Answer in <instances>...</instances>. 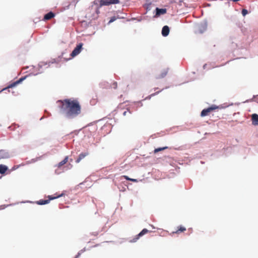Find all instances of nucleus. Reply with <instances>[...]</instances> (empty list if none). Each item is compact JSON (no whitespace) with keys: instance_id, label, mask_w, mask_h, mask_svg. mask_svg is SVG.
Masks as SVG:
<instances>
[{"instance_id":"21","label":"nucleus","mask_w":258,"mask_h":258,"mask_svg":"<svg viewBox=\"0 0 258 258\" xmlns=\"http://www.w3.org/2000/svg\"><path fill=\"white\" fill-rule=\"evenodd\" d=\"M117 87V84L116 82H114L111 85V87L114 89H116Z\"/></svg>"},{"instance_id":"6","label":"nucleus","mask_w":258,"mask_h":258,"mask_svg":"<svg viewBox=\"0 0 258 258\" xmlns=\"http://www.w3.org/2000/svg\"><path fill=\"white\" fill-rule=\"evenodd\" d=\"M149 232L147 229H143L138 235H136L135 237L131 240L132 242H136L141 237L143 236L144 235L147 234Z\"/></svg>"},{"instance_id":"22","label":"nucleus","mask_w":258,"mask_h":258,"mask_svg":"<svg viewBox=\"0 0 258 258\" xmlns=\"http://www.w3.org/2000/svg\"><path fill=\"white\" fill-rule=\"evenodd\" d=\"M90 234L95 237H97L99 234V232L97 231H95V232H93L91 233Z\"/></svg>"},{"instance_id":"18","label":"nucleus","mask_w":258,"mask_h":258,"mask_svg":"<svg viewBox=\"0 0 258 258\" xmlns=\"http://www.w3.org/2000/svg\"><path fill=\"white\" fill-rule=\"evenodd\" d=\"M167 148H168L167 147L158 148H156V149H155L154 150V153L155 154H156V153L159 152V151H161L164 150L165 149H166Z\"/></svg>"},{"instance_id":"16","label":"nucleus","mask_w":258,"mask_h":258,"mask_svg":"<svg viewBox=\"0 0 258 258\" xmlns=\"http://www.w3.org/2000/svg\"><path fill=\"white\" fill-rule=\"evenodd\" d=\"M8 168L6 165L1 164L0 165V173L4 174L8 170Z\"/></svg>"},{"instance_id":"20","label":"nucleus","mask_w":258,"mask_h":258,"mask_svg":"<svg viewBox=\"0 0 258 258\" xmlns=\"http://www.w3.org/2000/svg\"><path fill=\"white\" fill-rule=\"evenodd\" d=\"M132 113V112L131 111H130V110L128 109H127V110L126 111H124L123 113V116H126L127 114H131Z\"/></svg>"},{"instance_id":"14","label":"nucleus","mask_w":258,"mask_h":258,"mask_svg":"<svg viewBox=\"0 0 258 258\" xmlns=\"http://www.w3.org/2000/svg\"><path fill=\"white\" fill-rule=\"evenodd\" d=\"M89 153L88 152H85V153H81L78 159L76 160V162L77 163H79L81 161V160H82L83 158H84L86 156H87V155H88Z\"/></svg>"},{"instance_id":"5","label":"nucleus","mask_w":258,"mask_h":258,"mask_svg":"<svg viewBox=\"0 0 258 258\" xmlns=\"http://www.w3.org/2000/svg\"><path fill=\"white\" fill-rule=\"evenodd\" d=\"M83 45V44L82 43H80L77 45V46L75 48L71 54L72 57H75L80 53L82 48Z\"/></svg>"},{"instance_id":"17","label":"nucleus","mask_w":258,"mask_h":258,"mask_svg":"<svg viewBox=\"0 0 258 258\" xmlns=\"http://www.w3.org/2000/svg\"><path fill=\"white\" fill-rule=\"evenodd\" d=\"M68 161V156H66L62 161H61L58 164L57 167H60L61 166H62V165H63L64 164L67 163V162Z\"/></svg>"},{"instance_id":"26","label":"nucleus","mask_w":258,"mask_h":258,"mask_svg":"<svg viewBox=\"0 0 258 258\" xmlns=\"http://www.w3.org/2000/svg\"><path fill=\"white\" fill-rule=\"evenodd\" d=\"M6 206L5 205H1L0 206V210L4 209Z\"/></svg>"},{"instance_id":"27","label":"nucleus","mask_w":258,"mask_h":258,"mask_svg":"<svg viewBox=\"0 0 258 258\" xmlns=\"http://www.w3.org/2000/svg\"><path fill=\"white\" fill-rule=\"evenodd\" d=\"M159 92H156V93H154V94H151V96H154V95H155V94H158Z\"/></svg>"},{"instance_id":"9","label":"nucleus","mask_w":258,"mask_h":258,"mask_svg":"<svg viewBox=\"0 0 258 258\" xmlns=\"http://www.w3.org/2000/svg\"><path fill=\"white\" fill-rule=\"evenodd\" d=\"M186 230V228L182 225H180L177 227V229L176 231H173L171 234H180L184 232Z\"/></svg>"},{"instance_id":"15","label":"nucleus","mask_w":258,"mask_h":258,"mask_svg":"<svg viewBox=\"0 0 258 258\" xmlns=\"http://www.w3.org/2000/svg\"><path fill=\"white\" fill-rule=\"evenodd\" d=\"M55 15L53 13L50 12L45 15L44 17V20H48L51 19V18H53L54 17Z\"/></svg>"},{"instance_id":"11","label":"nucleus","mask_w":258,"mask_h":258,"mask_svg":"<svg viewBox=\"0 0 258 258\" xmlns=\"http://www.w3.org/2000/svg\"><path fill=\"white\" fill-rule=\"evenodd\" d=\"M168 72V69H163L161 73L156 77L157 79H161L164 78L167 74Z\"/></svg>"},{"instance_id":"23","label":"nucleus","mask_w":258,"mask_h":258,"mask_svg":"<svg viewBox=\"0 0 258 258\" xmlns=\"http://www.w3.org/2000/svg\"><path fill=\"white\" fill-rule=\"evenodd\" d=\"M242 14L243 16H245L247 13H248V12L246 10V9H243L242 10Z\"/></svg>"},{"instance_id":"7","label":"nucleus","mask_w":258,"mask_h":258,"mask_svg":"<svg viewBox=\"0 0 258 258\" xmlns=\"http://www.w3.org/2000/svg\"><path fill=\"white\" fill-rule=\"evenodd\" d=\"M26 77H22L19 79L18 80L15 81V82L9 85L7 87L4 88L3 89L2 91L6 90L7 89H8L9 88H13L15 86H16L17 85L19 84V83H21L23 80L25 79Z\"/></svg>"},{"instance_id":"10","label":"nucleus","mask_w":258,"mask_h":258,"mask_svg":"<svg viewBox=\"0 0 258 258\" xmlns=\"http://www.w3.org/2000/svg\"><path fill=\"white\" fill-rule=\"evenodd\" d=\"M252 123L254 125H258V115L256 113L251 115Z\"/></svg>"},{"instance_id":"8","label":"nucleus","mask_w":258,"mask_h":258,"mask_svg":"<svg viewBox=\"0 0 258 258\" xmlns=\"http://www.w3.org/2000/svg\"><path fill=\"white\" fill-rule=\"evenodd\" d=\"M11 157L10 153L5 150H0V160L7 159Z\"/></svg>"},{"instance_id":"13","label":"nucleus","mask_w":258,"mask_h":258,"mask_svg":"<svg viewBox=\"0 0 258 258\" xmlns=\"http://www.w3.org/2000/svg\"><path fill=\"white\" fill-rule=\"evenodd\" d=\"M156 15L157 16H160L161 15L165 14L166 13V9H159L157 8L156 9Z\"/></svg>"},{"instance_id":"4","label":"nucleus","mask_w":258,"mask_h":258,"mask_svg":"<svg viewBox=\"0 0 258 258\" xmlns=\"http://www.w3.org/2000/svg\"><path fill=\"white\" fill-rule=\"evenodd\" d=\"M119 3V0H100L99 5L100 7L104 6H109L112 4H117Z\"/></svg>"},{"instance_id":"1","label":"nucleus","mask_w":258,"mask_h":258,"mask_svg":"<svg viewBox=\"0 0 258 258\" xmlns=\"http://www.w3.org/2000/svg\"><path fill=\"white\" fill-rule=\"evenodd\" d=\"M58 102L61 104V112L69 118H75L81 112V107L77 100L67 99Z\"/></svg>"},{"instance_id":"3","label":"nucleus","mask_w":258,"mask_h":258,"mask_svg":"<svg viewBox=\"0 0 258 258\" xmlns=\"http://www.w3.org/2000/svg\"><path fill=\"white\" fill-rule=\"evenodd\" d=\"M63 194H61L60 195H58L56 196H48V200H40L37 202V204L38 205H42L48 204L50 200L55 199L56 198H58L59 197H60L62 196Z\"/></svg>"},{"instance_id":"28","label":"nucleus","mask_w":258,"mask_h":258,"mask_svg":"<svg viewBox=\"0 0 258 258\" xmlns=\"http://www.w3.org/2000/svg\"><path fill=\"white\" fill-rule=\"evenodd\" d=\"M80 254V253H78V254L76 256V258H77L78 257H79V255Z\"/></svg>"},{"instance_id":"25","label":"nucleus","mask_w":258,"mask_h":258,"mask_svg":"<svg viewBox=\"0 0 258 258\" xmlns=\"http://www.w3.org/2000/svg\"><path fill=\"white\" fill-rule=\"evenodd\" d=\"M90 103L91 104L94 105L96 103V101L95 100V99H92L91 100Z\"/></svg>"},{"instance_id":"24","label":"nucleus","mask_w":258,"mask_h":258,"mask_svg":"<svg viewBox=\"0 0 258 258\" xmlns=\"http://www.w3.org/2000/svg\"><path fill=\"white\" fill-rule=\"evenodd\" d=\"M116 20V18L115 16L112 17L111 18L110 20H109V23H111L114 22V21H115Z\"/></svg>"},{"instance_id":"12","label":"nucleus","mask_w":258,"mask_h":258,"mask_svg":"<svg viewBox=\"0 0 258 258\" xmlns=\"http://www.w3.org/2000/svg\"><path fill=\"white\" fill-rule=\"evenodd\" d=\"M169 33V28L168 26H164L162 30V34L164 36H167Z\"/></svg>"},{"instance_id":"19","label":"nucleus","mask_w":258,"mask_h":258,"mask_svg":"<svg viewBox=\"0 0 258 258\" xmlns=\"http://www.w3.org/2000/svg\"><path fill=\"white\" fill-rule=\"evenodd\" d=\"M122 177H123L124 179H125L127 180H130V181H133V182H138V180L137 179H133V178H131L128 177L126 175H123V176H122Z\"/></svg>"},{"instance_id":"2","label":"nucleus","mask_w":258,"mask_h":258,"mask_svg":"<svg viewBox=\"0 0 258 258\" xmlns=\"http://www.w3.org/2000/svg\"><path fill=\"white\" fill-rule=\"evenodd\" d=\"M218 108H219V107L218 106L216 105H213L209 108L203 109L201 113V116L202 117H204L208 115L211 111L215 110Z\"/></svg>"}]
</instances>
